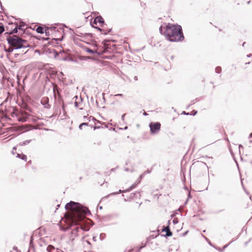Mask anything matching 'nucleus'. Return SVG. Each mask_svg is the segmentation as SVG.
<instances>
[{
  "mask_svg": "<svg viewBox=\"0 0 252 252\" xmlns=\"http://www.w3.org/2000/svg\"><path fill=\"white\" fill-rule=\"evenodd\" d=\"M11 115L12 117H16L17 118L18 116V114L14 111L11 113Z\"/></svg>",
  "mask_w": 252,
  "mask_h": 252,
  "instance_id": "obj_31",
  "label": "nucleus"
},
{
  "mask_svg": "<svg viewBox=\"0 0 252 252\" xmlns=\"http://www.w3.org/2000/svg\"><path fill=\"white\" fill-rule=\"evenodd\" d=\"M56 90L58 92V87H57V85L56 86H54V88H53V92H54V96H55Z\"/></svg>",
  "mask_w": 252,
  "mask_h": 252,
  "instance_id": "obj_30",
  "label": "nucleus"
},
{
  "mask_svg": "<svg viewBox=\"0 0 252 252\" xmlns=\"http://www.w3.org/2000/svg\"><path fill=\"white\" fill-rule=\"evenodd\" d=\"M218 250L220 251V252H222V251H221V250H220V248H218Z\"/></svg>",
  "mask_w": 252,
  "mask_h": 252,
  "instance_id": "obj_64",
  "label": "nucleus"
},
{
  "mask_svg": "<svg viewBox=\"0 0 252 252\" xmlns=\"http://www.w3.org/2000/svg\"><path fill=\"white\" fill-rule=\"evenodd\" d=\"M145 246V245H144V246H141V247H140L138 248V250L136 251V252H140V251H141V250L142 248H143Z\"/></svg>",
  "mask_w": 252,
  "mask_h": 252,
  "instance_id": "obj_38",
  "label": "nucleus"
},
{
  "mask_svg": "<svg viewBox=\"0 0 252 252\" xmlns=\"http://www.w3.org/2000/svg\"><path fill=\"white\" fill-rule=\"evenodd\" d=\"M161 125L159 122H151L149 124L151 133L153 134L158 133L160 129Z\"/></svg>",
  "mask_w": 252,
  "mask_h": 252,
  "instance_id": "obj_4",
  "label": "nucleus"
},
{
  "mask_svg": "<svg viewBox=\"0 0 252 252\" xmlns=\"http://www.w3.org/2000/svg\"><path fill=\"white\" fill-rule=\"evenodd\" d=\"M163 35L170 42H180L184 39L182 27L178 24L168 23L165 26Z\"/></svg>",
  "mask_w": 252,
  "mask_h": 252,
  "instance_id": "obj_2",
  "label": "nucleus"
},
{
  "mask_svg": "<svg viewBox=\"0 0 252 252\" xmlns=\"http://www.w3.org/2000/svg\"><path fill=\"white\" fill-rule=\"evenodd\" d=\"M32 141V139L27 140L24 141L23 142H20L18 145L20 146H25L26 145L29 144Z\"/></svg>",
  "mask_w": 252,
  "mask_h": 252,
  "instance_id": "obj_15",
  "label": "nucleus"
},
{
  "mask_svg": "<svg viewBox=\"0 0 252 252\" xmlns=\"http://www.w3.org/2000/svg\"><path fill=\"white\" fill-rule=\"evenodd\" d=\"M19 26H21L22 28L23 27L25 26V24L24 23V22H21Z\"/></svg>",
  "mask_w": 252,
  "mask_h": 252,
  "instance_id": "obj_46",
  "label": "nucleus"
},
{
  "mask_svg": "<svg viewBox=\"0 0 252 252\" xmlns=\"http://www.w3.org/2000/svg\"><path fill=\"white\" fill-rule=\"evenodd\" d=\"M112 31L111 29H104V32H101L102 34H104L105 35L107 34L108 33Z\"/></svg>",
  "mask_w": 252,
  "mask_h": 252,
  "instance_id": "obj_26",
  "label": "nucleus"
},
{
  "mask_svg": "<svg viewBox=\"0 0 252 252\" xmlns=\"http://www.w3.org/2000/svg\"><path fill=\"white\" fill-rule=\"evenodd\" d=\"M195 102H196L195 100H192V101H191V104H190L188 106V107H189V106H190V105H191L192 104H194V103H195Z\"/></svg>",
  "mask_w": 252,
  "mask_h": 252,
  "instance_id": "obj_41",
  "label": "nucleus"
},
{
  "mask_svg": "<svg viewBox=\"0 0 252 252\" xmlns=\"http://www.w3.org/2000/svg\"><path fill=\"white\" fill-rule=\"evenodd\" d=\"M162 231L166 232V234L165 235L166 237L171 236L172 235V233L170 231L169 226H163L162 229Z\"/></svg>",
  "mask_w": 252,
  "mask_h": 252,
  "instance_id": "obj_8",
  "label": "nucleus"
},
{
  "mask_svg": "<svg viewBox=\"0 0 252 252\" xmlns=\"http://www.w3.org/2000/svg\"><path fill=\"white\" fill-rule=\"evenodd\" d=\"M101 127H102L101 126H94V130H95L96 129H99V128H100Z\"/></svg>",
  "mask_w": 252,
  "mask_h": 252,
  "instance_id": "obj_40",
  "label": "nucleus"
},
{
  "mask_svg": "<svg viewBox=\"0 0 252 252\" xmlns=\"http://www.w3.org/2000/svg\"><path fill=\"white\" fill-rule=\"evenodd\" d=\"M140 182V181L138 182V183H134L133 184V185H132L131 186H130L127 189H125V190H121V189H120L119 190L118 192H113V193H110L108 196H111V195H116V194H118L119 193H123V192H127V191H131L132 189H134L136 187L137 184Z\"/></svg>",
  "mask_w": 252,
  "mask_h": 252,
  "instance_id": "obj_6",
  "label": "nucleus"
},
{
  "mask_svg": "<svg viewBox=\"0 0 252 252\" xmlns=\"http://www.w3.org/2000/svg\"><path fill=\"white\" fill-rule=\"evenodd\" d=\"M80 230V226H76L73 230H72L71 233L72 235H74L75 237L78 236V232Z\"/></svg>",
  "mask_w": 252,
  "mask_h": 252,
  "instance_id": "obj_14",
  "label": "nucleus"
},
{
  "mask_svg": "<svg viewBox=\"0 0 252 252\" xmlns=\"http://www.w3.org/2000/svg\"><path fill=\"white\" fill-rule=\"evenodd\" d=\"M80 229H81L84 231H88L90 229V228L87 226H80Z\"/></svg>",
  "mask_w": 252,
  "mask_h": 252,
  "instance_id": "obj_22",
  "label": "nucleus"
},
{
  "mask_svg": "<svg viewBox=\"0 0 252 252\" xmlns=\"http://www.w3.org/2000/svg\"><path fill=\"white\" fill-rule=\"evenodd\" d=\"M89 126V124L88 123H81L79 126V128L81 130L82 129V126Z\"/></svg>",
  "mask_w": 252,
  "mask_h": 252,
  "instance_id": "obj_23",
  "label": "nucleus"
},
{
  "mask_svg": "<svg viewBox=\"0 0 252 252\" xmlns=\"http://www.w3.org/2000/svg\"><path fill=\"white\" fill-rule=\"evenodd\" d=\"M54 249V247L52 245H49L47 248V251L48 252H52V250Z\"/></svg>",
  "mask_w": 252,
  "mask_h": 252,
  "instance_id": "obj_21",
  "label": "nucleus"
},
{
  "mask_svg": "<svg viewBox=\"0 0 252 252\" xmlns=\"http://www.w3.org/2000/svg\"><path fill=\"white\" fill-rule=\"evenodd\" d=\"M188 232V231H187L184 233V235H185Z\"/></svg>",
  "mask_w": 252,
  "mask_h": 252,
  "instance_id": "obj_61",
  "label": "nucleus"
},
{
  "mask_svg": "<svg viewBox=\"0 0 252 252\" xmlns=\"http://www.w3.org/2000/svg\"><path fill=\"white\" fill-rule=\"evenodd\" d=\"M151 172L149 170H147V171H145L144 172V174H145L146 173H150Z\"/></svg>",
  "mask_w": 252,
  "mask_h": 252,
  "instance_id": "obj_47",
  "label": "nucleus"
},
{
  "mask_svg": "<svg viewBox=\"0 0 252 252\" xmlns=\"http://www.w3.org/2000/svg\"><path fill=\"white\" fill-rule=\"evenodd\" d=\"M182 113L185 114V115H187L189 114V113H186L185 111H183Z\"/></svg>",
  "mask_w": 252,
  "mask_h": 252,
  "instance_id": "obj_48",
  "label": "nucleus"
},
{
  "mask_svg": "<svg viewBox=\"0 0 252 252\" xmlns=\"http://www.w3.org/2000/svg\"><path fill=\"white\" fill-rule=\"evenodd\" d=\"M228 245H229V244H227V245H224V246H223V250H222V251H223V250H224L225 248H226L228 247Z\"/></svg>",
  "mask_w": 252,
  "mask_h": 252,
  "instance_id": "obj_45",
  "label": "nucleus"
},
{
  "mask_svg": "<svg viewBox=\"0 0 252 252\" xmlns=\"http://www.w3.org/2000/svg\"><path fill=\"white\" fill-rule=\"evenodd\" d=\"M190 198H191V195H190V192H189V193H188V198L187 199L186 201L185 202V204H186L187 202H188V199Z\"/></svg>",
  "mask_w": 252,
  "mask_h": 252,
  "instance_id": "obj_37",
  "label": "nucleus"
},
{
  "mask_svg": "<svg viewBox=\"0 0 252 252\" xmlns=\"http://www.w3.org/2000/svg\"><path fill=\"white\" fill-rule=\"evenodd\" d=\"M86 51L88 53H91V54H94L95 53H97L96 50L94 51L93 50H92V49H91L90 48H88L86 49Z\"/></svg>",
  "mask_w": 252,
  "mask_h": 252,
  "instance_id": "obj_24",
  "label": "nucleus"
},
{
  "mask_svg": "<svg viewBox=\"0 0 252 252\" xmlns=\"http://www.w3.org/2000/svg\"><path fill=\"white\" fill-rule=\"evenodd\" d=\"M84 121H89V122H93L94 124H95V122L97 121V123H100L99 121H97L96 119L93 116H90L88 117L87 116H84Z\"/></svg>",
  "mask_w": 252,
  "mask_h": 252,
  "instance_id": "obj_10",
  "label": "nucleus"
},
{
  "mask_svg": "<svg viewBox=\"0 0 252 252\" xmlns=\"http://www.w3.org/2000/svg\"><path fill=\"white\" fill-rule=\"evenodd\" d=\"M246 44V42H244L243 44H242V46L244 47L245 46V44Z\"/></svg>",
  "mask_w": 252,
  "mask_h": 252,
  "instance_id": "obj_62",
  "label": "nucleus"
},
{
  "mask_svg": "<svg viewBox=\"0 0 252 252\" xmlns=\"http://www.w3.org/2000/svg\"><path fill=\"white\" fill-rule=\"evenodd\" d=\"M36 31L37 33H40V34H42V33H44V29H43V28H42L41 26H38L36 28Z\"/></svg>",
  "mask_w": 252,
  "mask_h": 252,
  "instance_id": "obj_17",
  "label": "nucleus"
},
{
  "mask_svg": "<svg viewBox=\"0 0 252 252\" xmlns=\"http://www.w3.org/2000/svg\"><path fill=\"white\" fill-rule=\"evenodd\" d=\"M16 27L13 29L10 32H9L10 34H13L14 33H16L18 32V30H21L22 31H24V30L23 29H22L21 26H18V23H15Z\"/></svg>",
  "mask_w": 252,
  "mask_h": 252,
  "instance_id": "obj_9",
  "label": "nucleus"
},
{
  "mask_svg": "<svg viewBox=\"0 0 252 252\" xmlns=\"http://www.w3.org/2000/svg\"><path fill=\"white\" fill-rule=\"evenodd\" d=\"M197 111H195V112H193V115H195L197 113Z\"/></svg>",
  "mask_w": 252,
  "mask_h": 252,
  "instance_id": "obj_60",
  "label": "nucleus"
},
{
  "mask_svg": "<svg viewBox=\"0 0 252 252\" xmlns=\"http://www.w3.org/2000/svg\"><path fill=\"white\" fill-rule=\"evenodd\" d=\"M29 251H31V252H34V247L33 243V237H32V236L31 237L30 244H29Z\"/></svg>",
  "mask_w": 252,
  "mask_h": 252,
  "instance_id": "obj_13",
  "label": "nucleus"
},
{
  "mask_svg": "<svg viewBox=\"0 0 252 252\" xmlns=\"http://www.w3.org/2000/svg\"><path fill=\"white\" fill-rule=\"evenodd\" d=\"M134 80H137V76H135L134 77Z\"/></svg>",
  "mask_w": 252,
  "mask_h": 252,
  "instance_id": "obj_58",
  "label": "nucleus"
},
{
  "mask_svg": "<svg viewBox=\"0 0 252 252\" xmlns=\"http://www.w3.org/2000/svg\"><path fill=\"white\" fill-rule=\"evenodd\" d=\"M12 154L13 155H14L15 154V153L14 152V150H12V152H11Z\"/></svg>",
  "mask_w": 252,
  "mask_h": 252,
  "instance_id": "obj_56",
  "label": "nucleus"
},
{
  "mask_svg": "<svg viewBox=\"0 0 252 252\" xmlns=\"http://www.w3.org/2000/svg\"><path fill=\"white\" fill-rule=\"evenodd\" d=\"M239 148L240 149V148H243V146L242 145H239Z\"/></svg>",
  "mask_w": 252,
  "mask_h": 252,
  "instance_id": "obj_49",
  "label": "nucleus"
},
{
  "mask_svg": "<svg viewBox=\"0 0 252 252\" xmlns=\"http://www.w3.org/2000/svg\"><path fill=\"white\" fill-rule=\"evenodd\" d=\"M41 103L45 108L49 109L50 105L49 103V98L47 97H44L41 99Z\"/></svg>",
  "mask_w": 252,
  "mask_h": 252,
  "instance_id": "obj_7",
  "label": "nucleus"
},
{
  "mask_svg": "<svg viewBox=\"0 0 252 252\" xmlns=\"http://www.w3.org/2000/svg\"><path fill=\"white\" fill-rule=\"evenodd\" d=\"M159 32H160V33L161 34L163 35V32H164V31H163V30H162V26H161L160 27V28H159Z\"/></svg>",
  "mask_w": 252,
  "mask_h": 252,
  "instance_id": "obj_33",
  "label": "nucleus"
},
{
  "mask_svg": "<svg viewBox=\"0 0 252 252\" xmlns=\"http://www.w3.org/2000/svg\"><path fill=\"white\" fill-rule=\"evenodd\" d=\"M53 53H54V57L55 58H57L58 57H59L60 56V55L61 54H62L61 52H58L55 49H53Z\"/></svg>",
  "mask_w": 252,
  "mask_h": 252,
  "instance_id": "obj_20",
  "label": "nucleus"
},
{
  "mask_svg": "<svg viewBox=\"0 0 252 252\" xmlns=\"http://www.w3.org/2000/svg\"><path fill=\"white\" fill-rule=\"evenodd\" d=\"M17 120L19 122H25L27 121V118L18 116L17 117Z\"/></svg>",
  "mask_w": 252,
  "mask_h": 252,
  "instance_id": "obj_19",
  "label": "nucleus"
},
{
  "mask_svg": "<svg viewBox=\"0 0 252 252\" xmlns=\"http://www.w3.org/2000/svg\"><path fill=\"white\" fill-rule=\"evenodd\" d=\"M126 114H124L122 116V120L123 121H124V118H125V116H126Z\"/></svg>",
  "mask_w": 252,
  "mask_h": 252,
  "instance_id": "obj_43",
  "label": "nucleus"
},
{
  "mask_svg": "<svg viewBox=\"0 0 252 252\" xmlns=\"http://www.w3.org/2000/svg\"><path fill=\"white\" fill-rule=\"evenodd\" d=\"M50 28L47 27L45 29V30H44V32L45 33V34L46 35H49L50 34Z\"/></svg>",
  "mask_w": 252,
  "mask_h": 252,
  "instance_id": "obj_28",
  "label": "nucleus"
},
{
  "mask_svg": "<svg viewBox=\"0 0 252 252\" xmlns=\"http://www.w3.org/2000/svg\"><path fill=\"white\" fill-rule=\"evenodd\" d=\"M93 27H94V26L93 25H92ZM94 28H95L96 29L98 30V31H100V32H104V29H101L98 27H94Z\"/></svg>",
  "mask_w": 252,
  "mask_h": 252,
  "instance_id": "obj_32",
  "label": "nucleus"
},
{
  "mask_svg": "<svg viewBox=\"0 0 252 252\" xmlns=\"http://www.w3.org/2000/svg\"><path fill=\"white\" fill-rule=\"evenodd\" d=\"M221 71V68L220 66H217L215 69V72L217 73H220Z\"/></svg>",
  "mask_w": 252,
  "mask_h": 252,
  "instance_id": "obj_27",
  "label": "nucleus"
},
{
  "mask_svg": "<svg viewBox=\"0 0 252 252\" xmlns=\"http://www.w3.org/2000/svg\"><path fill=\"white\" fill-rule=\"evenodd\" d=\"M140 182V181L138 182V183H134L133 184V185H132L131 186H130L127 189H125V190H121V189H120L119 190L118 192H113V193H110L108 196H111V195H116V194H118L119 193H123V192H127V191H131L132 189H134L136 187L137 184Z\"/></svg>",
  "mask_w": 252,
  "mask_h": 252,
  "instance_id": "obj_5",
  "label": "nucleus"
},
{
  "mask_svg": "<svg viewBox=\"0 0 252 252\" xmlns=\"http://www.w3.org/2000/svg\"><path fill=\"white\" fill-rule=\"evenodd\" d=\"M50 28V30L51 31H53L54 32H56L57 30V28L55 27H51Z\"/></svg>",
  "mask_w": 252,
  "mask_h": 252,
  "instance_id": "obj_34",
  "label": "nucleus"
},
{
  "mask_svg": "<svg viewBox=\"0 0 252 252\" xmlns=\"http://www.w3.org/2000/svg\"><path fill=\"white\" fill-rule=\"evenodd\" d=\"M104 236H105V234L104 233H101L100 235V238L101 239H103L104 238Z\"/></svg>",
  "mask_w": 252,
  "mask_h": 252,
  "instance_id": "obj_39",
  "label": "nucleus"
},
{
  "mask_svg": "<svg viewBox=\"0 0 252 252\" xmlns=\"http://www.w3.org/2000/svg\"><path fill=\"white\" fill-rule=\"evenodd\" d=\"M13 249H14V250H18V249H17V247H14V248H13Z\"/></svg>",
  "mask_w": 252,
  "mask_h": 252,
  "instance_id": "obj_63",
  "label": "nucleus"
},
{
  "mask_svg": "<svg viewBox=\"0 0 252 252\" xmlns=\"http://www.w3.org/2000/svg\"><path fill=\"white\" fill-rule=\"evenodd\" d=\"M115 96H119L123 97V94H116Z\"/></svg>",
  "mask_w": 252,
  "mask_h": 252,
  "instance_id": "obj_42",
  "label": "nucleus"
},
{
  "mask_svg": "<svg viewBox=\"0 0 252 252\" xmlns=\"http://www.w3.org/2000/svg\"><path fill=\"white\" fill-rule=\"evenodd\" d=\"M249 138H252V132L250 133L249 135Z\"/></svg>",
  "mask_w": 252,
  "mask_h": 252,
  "instance_id": "obj_52",
  "label": "nucleus"
},
{
  "mask_svg": "<svg viewBox=\"0 0 252 252\" xmlns=\"http://www.w3.org/2000/svg\"><path fill=\"white\" fill-rule=\"evenodd\" d=\"M16 150V147H14L13 148V150Z\"/></svg>",
  "mask_w": 252,
  "mask_h": 252,
  "instance_id": "obj_59",
  "label": "nucleus"
},
{
  "mask_svg": "<svg viewBox=\"0 0 252 252\" xmlns=\"http://www.w3.org/2000/svg\"><path fill=\"white\" fill-rule=\"evenodd\" d=\"M141 197L140 192H136L130 194V199H134V198H140Z\"/></svg>",
  "mask_w": 252,
  "mask_h": 252,
  "instance_id": "obj_11",
  "label": "nucleus"
},
{
  "mask_svg": "<svg viewBox=\"0 0 252 252\" xmlns=\"http://www.w3.org/2000/svg\"><path fill=\"white\" fill-rule=\"evenodd\" d=\"M173 223L174 224H177L178 223V220L177 218L174 219L173 220Z\"/></svg>",
  "mask_w": 252,
  "mask_h": 252,
  "instance_id": "obj_35",
  "label": "nucleus"
},
{
  "mask_svg": "<svg viewBox=\"0 0 252 252\" xmlns=\"http://www.w3.org/2000/svg\"><path fill=\"white\" fill-rule=\"evenodd\" d=\"M132 250H129L128 251H125L124 252H131V251H132Z\"/></svg>",
  "mask_w": 252,
  "mask_h": 252,
  "instance_id": "obj_54",
  "label": "nucleus"
},
{
  "mask_svg": "<svg viewBox=\"0 0 252 252\" xmlns=\"http://www.w3.org/2000/svg\"><path fill=\"white\" fill-rule=\"evenodd\" d=\"M6 39L9 46H12L15 50L22 49V52H24V54L27 52L25 50L30 47V44L28 41L20 38L16 35L8 36Z\"/></svg>",
  "mask_w": 252,
  "mask_h": 252,
  "instance_id": "obj_3",
  "label": "nucleus"
},
{
  "mask_svg": "<svg viewBox=\"0 0 252 252\" xmlns=\"http://www.w3.org/2000/svg\"><path fill=\"white\" fill-rule=\"evenodd\" d=\"M4 31V27L2 23H0V35Z\"/></svg>",
  "mask_w": 252,
  "mask_h": 252,
  "instance_id": "obj_25",
  "label": "nucleus"
},
{
  "mask_svg": "<svg viewBox=\"0 0 252 252\" xmlns=\"http://www.w3.org/2000/svg\"><path fill=\"white\" fill-rule=\"evenodd\" d=\"M16 157L20 158L24 161L27 160V156L25 155L17 154Z\"/></svg>",
  "mask_w": 252,
  "mask_h": 252,
  "instance_id": "obj_16",
  "label": "nucleus"
},
{
  "mask_svg": "<svg viewBox=\"0 0 252 252\" xmlns=\"http://www.w3.org/2000/svg\"><path fill=\"white\" fill-rule=\"evenodd\" d=\"M14 50H15V49H14V48H13V47H12V46H9V45L8 48H6L5 47L4 48V51H5V52H8V53H11V52H12Z\"/></svg>",
  "mask_w": 252,
  "mask_h": 252,
  "instance_id": "obj_18",
  "label": "nucleus"
},
{
  "mask_svg": "<svg viewBox=\"0 0 252 252\" xmlns=\"http://www.w3.org/2000/svg\"><path fill=\"white\" fill-rule=\"evenodd\" d=\"M109 41L108 40H106V39H105L102 42V43L103 44V45L106 47L107 49H108L109 47H108V45L107 44V42H108Z\"/></svg>",
  "mask_w": 252,
  "mask_h": 252,
  "instance_id": "obj_29",
  "label": "nucleus"
},
{
  "mask_svg": "<svg viewBox=\"0 0 252 252\" xmlns=\"http://www.w3.org/2000/svg\"><path fill=\"white\" fill-rule=\"evenodd\" d=\"M65 209L71 212L66 215V219L69 225L68 228L73 225H79L83 220L85 216L91 215L89 209L78 202L70 201L65 205Z\"/></svg>",
  "mask_w": 252,
  "mask_h": 252,
  "instance_id": "obj_1",
  "label": "nucleus"
},
{
  "mask_svg": "<svg viewBox=\"0 0 252 252\" xmlns=\"http://www.w3.org/2000/svg\"><path fill=\"white\" fill-rule=\"evenodd\" d=\"M144 173L142 174V175H141L140 176V178L141 179L144 176Z\"/></svg>",
  "mask_w": 252,
  "mask_h": 252,
  "instance_id": "obj_51",
  "label": "nucleus"
},
{
  "mask_svg": "<svg viewBox=\"0 0 252 252\" xmlns=\"http://www.w3.org/2000/svg\"><path fill=\"white\" fill-rule=\"evenodd\" d=\"M125 171H127H127H129V169L128 168H126L125 169Z\"/></svg>",
  "mask_w": 252,
  "mask_h": 252,
  "instance_id": "obj_50",
  "label": "nucleus"
},
{
  "mask_svg": "<svg viewBox=\"0 0 252 252\" xmlns=\"http://www.w3.org/2000/svg\"><path fill=\"white\" fill-rule=\"evenodd\" d=\"M89 126L91 127H92V128H94V126H93V125H89Z\"/></svg>",
  "mask_w": 252,
  "mask_h": 252,
  "instance_id": "obj_55",
  "label": "nucleus"
},
{
  "mask_svg": "<svg viewBox=\"0 0 252 252\" xmlns=\"http://www.w3.org/2000/svg\"><path fill=\"white\" fill-rule=\"evenodd\" d=\"M0 8H1V9L2 11H3V10H4V8L2 6V3H1V4H0Z\"/></svg>",
  "mask_w": 252,
  "mask_h": 252,
  "instance_id": "obj_44",
  "label": "nucleus"
},
{
  "mask_svg": "<svg viewBox=\"0 0 252 252\" xmlns=\"http://www.w3.org/2000/svg\"><path fill=\"white\" fill-rule=\"evenodd\" d=\"M251 56H252V54H249V55H247V57H251Z\"/></svg>",
  "mask_w": 252,
  "mask_h": 252,
  "instance_id": "obj_53",
  "label": "nucleus"
},
{
  "mask_svg": "<svg viewBox=\"0 0 252 252\" xmlns=\"http://www.w3.org/2000/svg\"><path fill=\"white\" fill-rule=\"evenodd\" d=\"M74 104H75V107L76 108H78L79 105L80 104V103L76 101V102H75Z\"/></svg>",
  "mask_w": 252,
  "mask_h": 252,
  "instance_id": "obj_36",
  "label": "nucleus"
},
{
  "mask_svg": "<svg viewBox=\"0 0 252 252\" xmlns=\"http://www.w3.org/2000/svg\"><path fill=\"white\" fill-rule=\"evenodd\" d=\"M97 23L101 24L104 23L103 19L101 16L97 17L94 20L93 24L96 25Z\"/></svg>",
  "mask_w": 252,
  "mask_h": 252,
  "instance_id": "obj_12",
  "label": "nucleus"
},
{
  "mask_svg": "<svg viewBox=\"0 0 252 252\" xmlns=\"http://www.w3.org/2000/svg\"><path fill=\"white\" fill-rule=\"evenodd\" d=\"M124 129L125 130L127 129V126H125V127H124Z\"/></svg>",
  "mask_w": 252,
  "mask_h": 252,
  "instance_id": "obj_57",
  "label": "nucleus"
}]
</instances>
